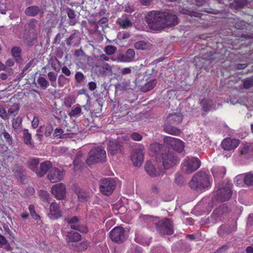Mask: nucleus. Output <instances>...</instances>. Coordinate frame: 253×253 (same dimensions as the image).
I'll list each match as a JSON object with an SVG mask.
<instances>
[{"label": "nucleus", "mask_w": 253, "mask_h": 253, "mask_svg": "<svg viewBox=\"0 0 253 253\" xmlns=\"http://www.w3.org/2000/svg\"><path fill=\"white\" fill-rule=\"evenodd\" d=\"M200 104L203 110L206 112L210 111L213 105L212 101L210 99H203Z\"/></svg>", "instance_id": "30"}, {"label": "nucleus", "mask_w": 253, "mask_h": 253, "mask_svg": "<svg viewBox=\"0 0 253 253\" xmlns=\"http://www.w3.org/2000/svg\"><path fill=\"white\" fill-rule=\"evenodd\" d=\"M174 181L178 185H182L184 183L183 176L178 173L175 174Z\"/></svg>", "instance_id": "56"}, {"label": "nucleus", "mask_w": 253, "mask_h": 253, "mask_svg": "<svg viewBox=\"0 0 253 253\" xmlns=\"http://www.w3.org/2000/svg\"><path fill=\"white\" fill-rule=\"evenodd\" d=\"M134 46L136 49L145 50L147 48V44L144 41H140L135 42Z\"/></svg>", "instance_id": "45"}, {"label": "nucleus", "mask_w": 253, "mask_h": 253, "mask_svg": "<svg viewBox=\"0 0 253 253\" xmlns=\"http://www.w3.org/2000/svg\"><path fill=\"white\" fill-rule=\"evenodd\" d=\"M163 165L166 169H169L178 164L179 160L173 151H166L162 154Z\"/></svg>", "instance_id": "7"}, {"label": "nucleus", "mask_w": 253, "mask_h": 253, "mask_svg": "<svg viewBox=\"0 0 253 253\" xmlns=\"http://www.w3.org/2000/svg\"><path fill=\"white\" fill-rule=\"evenodd\" d=\"M190 187L195 190H202L211 186L209 176L204 171H200L195 174L189 183Z\"/></svg>", "instance_id": "2"}, {"label": "nucleus", "mask_w": 253, "mask_h": 253, "mask_svg": "<svg viewBox=\"0 0 253 253\" xmlns=\"http://www.w3.org/2000/svg\"><path fill=\"white\" fill-rule=\"evenodd\" d=\"M83 154L81 151L78 152L76 155L75 159L73 161V164L75 167H80L83 164Z\"/></svg>", "instance_id": "38"}, {"label": "nucleus", "mask_w": 253, "mask_h": 253, "mask_svg": "<svg viewBox=\"0 0 253 253\" xmlns=\"http://www.w3.org/2000/svg\"><path fill=\"white\" fill-rule=\"evenodd\" d=\"M149 27L153 30H161L178 24L177 17L167 12L152 10L145 16Z\"/></svg>", "instance_id": "1"}, {"label": "nucleus", "mask_w": 253, "mask_h": 253, "mask_svg": "<svg viewBox=\"0 0 253 253\" xmlns=\"http://www.w3.org/2000/svg\"><path fill=\"white\" fill-rule=\"evenodd\" d=\"M28 209L30 215L34 219L39 220L41 219L40 216L36 213L35 206L33 205H30Z\"/></svg>", "instance_id": "40"}, {"label": "nucleus", "mask_w": 253, "mask_h": 253, "mask_svg": "<svg viewBox=\"0 0 253 253\" xmlns=\"http://www.w3.org/2000/svg\"><path fill=\"white\" fill-rule=\"evenodd\" d=\"M115 186V181L112 178H102L99 181L100 191L103 195L106 196L111 195Z\"/></svg>", "instance_id": "8"}, {"label": "nucleus", "mask_w": 253, "mask_h": 253, "mask_svg": "<svg viewBox=\"0 0 253 253\" xmlns=\"http://www.w3.org/2000/svg\"><path fill=\"white\" fill-rule=\"evenodd\" d=\"M22 119L20 117H17L12 121V126L15 129H18L21 127Z\"/></svg>", "instance_id": "44"}, {"label": "nucleus", "mask_w": 253, "mask_h": 253, "mask_svg": "<svg viewBox=\"0 0 253 253\" xmlns=\"http://www.w3.org/2000/svg\"><path fill=\"white\" fill-rule=\"evenodd\" d=\"M48 78L50 81L51 85L55 87L56 85V81L57 80V74L53 72H49L47 74Z\"/></svg>", "instance_id": "39"}, {"label": "nucleus", "mask_w": 253, "mask_h": 253, "mask_svg": "<svg viewBox=\"0 0 253 253\" xmlns=\"http://www.w3.org/2000/svg\"><path fill=\"white\" fill-rule=\"evenodd\" d=\"M0 246L1 248H4L7 251H9L12 250L10 246L8 244V241L6 238L0 234Z\"/></svg>", "instance_id": "36"}, {"label": "nucleus", "mask_w": 253, "mask_h": 253, "mask_svg": "<svg viewBox=\"0 0 253 253\" xmlns=\"http://www.w3.org/2000/svg\"><path fill=\"white\" fill-rule=\"evenodd\" d=\"M246 25L245 22L243 21H239L235 23L234 27L235 28L240 30H243L245 28Z\"/></svg>", "instance_id": "60"}, {"label": "nucleus", "mask_w": 253, "mask_h": 253, "mask_svg": "<svg viewBox=\"0 0 253 253\" xmlns=\"http://www.w3.org/2000/svg\"><path fill=\"white\" fill-rule=\"evenodd\" d=\"M164 142L169 145L174 150L179 153L182 152L184 148V142L178 138L166 136L164 138Z\"/></svg>", "instance_id": "12"}, {"label": "nucleus", "mask_w": 253, "mask_h": 253, "mask_svg": "<svg viewBox=\"0 0 253 253\" xmlns=\"http://www.w3.org/2000/svg\"><path fill=\"white\" fill-rule=\"evenodd\" d=\"M232 195L231 187L229 185L222 188H219L216 192V200L218 201L223 202L228 201Z\"/></svg>", "instance_id": "14"}, {"label": "nucleus", "mask_w": 253, "mask_h": 253, "mask_svg": "<svg viewBox=\"0 0 253 253\" xmlns=\"http://www.w3.org/2000/svg\"><path fill=\"white\" fill-rule=\"evenodd\" d=\"M39 124V118L37 116H34L33 121H32V126L34 128L38 127Z\"/></svg>", "instance_id": "64"}, {"label": "nucleus", "mask_w": 253, "mask_h": 253, "mask_svg": "<svg viewBox=\"0 0 253 253\" xmlns=\"http://www.w3.org/2000/svg\"><path fill=\"white\" fill-rule=\"evenodd\" d=\"M37 82L41 86L44 88H46L49 85L48 82L44 77H39L38 79Z\"/></svg>", "instance_id": "46"}, {"label": "nucleus", "mask_w": 253, "mask_h": 253, "mask_svg": "<svg viewBox=\"0 0 253 253\" xmlns=\"http://www.w3.org/2000/svg\"><path fill=\"white\" fill-rule=\"evenodd\" d=\"M49 210L48 216L50 219H57L62 216L59 204L52 203L50 206Z\"/></svg>", "instance_id": "19"}, {"label": "nucleus", "mask_w": 253, "mask_h": 253, "mask_svg": "<svg viewBox=\"0 0 253 253\" xmlns=\"http://www.w3.org/2000/svg\"><path fill=\"white\" fill-rule=\"evenodd\" d=\"M123 147L121 143L117 140L110 141L107 148L108 153L114 155L123 152Z\"/></svg>", "instance_id": "20"}, {"label": "nucleus", "mask_w": 253, "mask_h": 253, "mask_svg": "<svg viewBox=\"0 0 253 253\" xmlns=\"http://www.w3.org/2000/svg\"><path fill=\"white\" fill-rule=\"evenodd\" d=\"M244 181L245 183L247 185H253V174L251 173H247L244 177Z\"/></svg>", "instance_id": "47"}, {"label": "nucleus", "mask_w": 253, "mask_h": 253, "mask_svg": "<svg viewBox=\"0 0 253 253\" xmlns=\"http://www.w3.org/2000/svg\"><path fill=\"white\" fill-rule=\"evenodd\" d=\"M51 192L56 199L63 200L65 198L66 194L65 184L62 183L54 184L51 188Z\"/></svg>", "instance_id": "13"}, {"label": "nucleus", "mask_w": 253, "mask_h": 253, "mask_svg": "<svg viewBox=\"0 0 253 253\" xmlns=\"http://www.w3.org/2000/svg\"><path fill=\"white\" fill-rule=\"evenodd\" d=\"M253 86V78H248L243 81V87L245 89H248Z\"/></svg>", "instance_id": "48"}, {"label": "nucleus", "mask_w": 253, "mask_h": 253, "mask_svg": "<svg viewBox=\"0 0 253 253\" xmlns=\"http://www.w3.org/2000/svg\"><path fill=\"white\" fill-rule=\"evenodd\" d=\"M183 118V116L180 112L170 113L167 117L165 124L177 125L182 122Z\"/></svg>", "instance_id": "17"}, {"label": "nucleus", "mask_w": 253, "mask_h": 253, "mask_svg": "<svg viewBox=\"0 0 253 253\" xmlns=\"http://www.w3.org/2000/svg\"><path fill=\"white\" fill-rule=\"evenodd\" d=\"M125 54L132 61L134 58L135 53L133 49L129 48L126 50Z\"/></svg>", "instance_id": "58"}, {"label": "nucleus", "mask_w": 253, "mask_h": 253, "mask_svg": "<svg viewBox=\"0 0 253 253\" xmlns=\"http://www.w3.org/2000/svg\"><path fill=\"white\" fill-rule=\"evenodd\" d=\"M66 13L70 19L68 22L69 24L71 26L75 25L78 22L75 11L73 9L68 8L66 10Z\"/></svg>", "instance_id": "29"}, {"label": "nucleus", "mask_w": 253, "mask_h": 253, "mask_svg": "<svg viewBox=\"0 0 253 253\" xmlns=\"http://www.w3.org/2000/svg\"><path fill=\"white\" fill-rule=\"evenodd\" d=\"M213 55L214 52H213L210 51L209 52H205L204 54H203L202 57L200 56H195L194 58L193 62L194 63L195 66H201L203 63L202 62H201V60H207L212 61L214 59V58L213 57Z\"/></svg>", "instance_id": "22"}, {"label": "nucleus", "mask_w": 253, "mask_h": 253, "mask_svg": "<svg viewBox=\"0 0 253 253\" xmlns=\"http://www.w3.org/2000/svg\"><path fill=\"white\" fill-rule=\"evenodd\" d=\"M15 62L14 60L11 58L8 59L6 61L5 64L0 61V71H4L9 75H12L14 72L11 67L13 66Z\"/></svg>", "instance_id": "23"}, {"label": "nucleus", "mask_w": 253, "mask_h": 253, "mask_svg": "<svg viewBox=\"0 0 253 253\" xmlns=\"http://www.w3.org/2000/svg\"><path fill=\"white\" fill-rule=\"evenodd\" d=\"M249 146L246 145L243 146L240 148V152L241 155H246L248 153L249 151Z\"/></svg>", "instance_id": "62"}, {"label": "nucleus", "mask_w": 253, "mask_h": 253, "mask_svg": "<svg viewBox=\"0 0 253 253\" xmlns=\"http://www.w3.org/2000/svg\"><path fill=\"white\" fill-rule=\"evenodd\" d=\"M53 131V127L51 125H48L46 126L44 134L46 136H50Z\"/></svg>", "instance_id": "63"}, {"label": "nucleus", "mask_w": 253, "mask_h": 253, "mask_svg": "<svg viewBox=\"0 0 253 253\" xmlns=\"http://www.w3.org/2000/svg\"><path fill=\"white\" fill-rule=\"evenodd\" d=\"M75 80L77 83H81L84 79V75L81 72H77L75 76Z\"/></svg>", "instance_id": "57"}, {"label": "nucleus", "mask_w": 253, "mask_h": 253, "mask_svg": "<svg viewBox=\"0 0 253 253\" xmlns=\"http://www.w3.org/2000/svg\"><path fill=\"white\" fill-rule=\"evenodd\" d=\"M132 67H126L124 68L120 69L119 74L122 75H126L127 74H130L132 72Z\"/></svg>", "instance_id": "59"}, {"label": "nucleus", "mask_w": 253, "mask_h": 253, "mask_svg": "<svg viewBox=\"0 0 253 253\" xmlns=\"http://www.w3.org/2000/svg\"><path fill=\"white\" fill-rule=\"evenodd\" d=\"M26 15L29 16L35 17L39 14H43V12L42 8L36 5H32L27 7L25 10Z\"/></svg>", "instance_id": "25"}, {"label": "nucleus", "mask_w": 253, "mask_h": 253, "mask_svg": "<svg viewBox=\"0 0 253 253\" xmlns=\"http://www.w3.org/2000/svg\"><path fill=\"white\" fill-rule=\"evenodd\" d=\"M156 229L162 236L171 235L174 232L172 221L168 218L159 220L156 223Z\"/></svg>", "instance_id": "5"}, {"label": "nucleus", "mask_w": 253, "mask_h": 253, "mask_svg": "<svg viewBox=\"0 0 253 253\" xmlns=\"http://www.w3.org/2000/svg\"><path fill=\"white\" fill-rule=\"evenodd\" d=\"M78 198L80 202H84L87 201L88 196L85 192L79 190L78 192Z\"/></svg>", "instance_id": "49"}, {"label": "nucleus", "mask_w": 253, "mask_h": 253, "mask_svg": "<svg viewBox=\"0 0 253 253\" xmlns=\"http://www.w3.org/2000/svg\"><path fill=\"white\" fill-rule=\"evenodd\" d=\"M131 138L132 140L135 141H140L142 139V136L138 132H133L131 135Z\"/></svg>", "instance_id": "61"}, {"label": "nucleus", "mask_w": 253, "mask_h": 253, "mask_svg": "<svg viewBox=\"0 0 253 253\" xmlns=\"http://www.w3.org/2000/svg\"><path fill=\"white\" fill-rule=\"evenodd\" d=\"M36 23L37 20L33 18L24 27L23 38L30 43L34 42L37 39V35L36 32Z\"/></svg>", "instance_id": "6"}, {"label": "nucleus", "mask_w": 253, "mask_h": 253, "mask_svg": "<svg viewBox=\"0 0 253 253\" xmlns=\"http://www.w3.org/2000/svg\"><path fill=\"white\" fill-rule=\"evenodd\" d=\"M109 237L114 242L118 244L123 243L126 239L124 228L120 226L115 227L110 232Z\"/></svg>", "instance_id": "9"}, {"label": "nucleus", "mask_w": 253, "mask_h": 253, "mask_svg": "<svg viewBox=\"0 0 253 253\" xmlns=\"http://www.w3.org/2000/svg\"><path fill=\"white\" fill-rule=\"evenodd\" d=\"M118 23L119 27L122 29H128L132 26V23L130 21L128 17H126L124 19H119Z\"/></svg>", "instance_id": "31"}, {"label": "nucleus", "mask_w": 253, "mask_h": 253, "mask_svg": "<svg viewBox=\"0 0 253 253\" xmlns=\"http://www.w3.org/2000/svg\"><path fill=\"white\" fill-rule=\"evenodd\" d=\"M131 160L134 166L140 167L144 160V154L141 149H135L131 153Z\"/></svg>", "instance_id": "15"}, {"label": "nucleus", "mask_w": 253, "mask_h": 253, "mask_svg": "<svg viewBox=\"0 0 253 253\" xmlns=\"http://www.w3.org/2000/svg\"><path fill=\"white\" fill-rule=\"evenodd\" d=\"M144 168L147 173L151 177L162 176L165 173L163 169L157 170L150 161L146 163Z\"/></svg>", "instance_id": "16"}, {"label": "nucleus", "mask_w": 253, "mask_h": 253, "mask_svg": "<svg viewBox=\"0 0 253 253\" xmlns=\"http://www.w3.org/2000/svg\"><path fill=\"white\" fill-rule=\"evenodd\" d=\"M23 139L24 143L27 145H32V137L28 130H25L23 133Z\"/></svg>", "instance_id": "42"}, {"label": "nucleus", "mask_w": 253, "mask_h": 253, "mask_svg": "<svg viewBox=\"0 0 253 253\" xmlns=\"http://www.w3.org/2000/svg\"><path fill=\"white\" fill-rule=\"evenodd\" d=\"M67 80L68 79L63 75H59L58 78V85L60 87L63 86L66 84Z\"/></svg>", "instance_id": "54"}, {"label": "nucleus", "mask_w": 253, "mask_h": 253, "mask_svg": "<svg viewBox=\"0 0 253 253\" xmlns=\"http://www.w3.org/2000/svg\"><path fill=\"white\" fill-rule=\"evenodd\" d=\"M65 174V170L62 168H52L48 171L47 178L52 183L61 181Z\"/></svg>", "instance_id": "10"}, {"label": "nucleus", "mask_w": 253, "mask_h": 253, "mask_svg": "<svg viewBox=\"0 0 253 253\" xmlns=\"http://www.w3.org/2000/svg\"><path fill=\"white\" fill-rule=\"evenodd\" d=\"M163 147V145L159 143H153L150 145V149L152 151L155 153L156 154H158L161 152V150Z\"/></svg>", "instance_id": "43"}, {"label": "nucleus", "mask_w": 253, "mask_h": 253, "mask_svg": "<svg viewBox=\"0 0 253 253\" xmlns=\"http://www.w3.org/2000/svg\"><path fill=\"white\" fill-rule=\"evenodd\" d=\"M117 48L113 45H107L104 48V51L107 55H112L116 51Z\"/></svg>", "instance_id": "52"}, {"label": "nucleus", "mask_w": 253, "mask_h": 253, "mask_svg": "<svg viewBox=\"0 0 253 253\" xmlns=\"http://www.w3.org/2000/svg\"><path fill=\"white\" fill-rule=\"evenodd\" d=\"M65 220L68 223V226L72 229L79 231L82 233H86L88 231L86 226L81 225L79 223V218L76 216H74L70 218L66 219Z\"/></svg>", "instance_id": "11"}, {"label": "nucleus", "mask_w": 253, "mask_h": 253, "mask_svg": "<svg viewBox=\"0 0 253 253\" xmlns=\"http://www.w3.org/2000/svg\"><path fill=\"white\" fill-rule=\"evenodd\" d=\"M1 135L3 136L4 139H5L6 142L9 145H11L12 143V137L5 130H4L1 133Z\"/></svg>", "instance_id": "51"}, {"label": "nucleus", "mask_w": 253, "mask_h": 253, "mask_svg": "<svg viewBox=\"0 0 253 253\" xmlns=\"http://www.w3.org/2000/svg\"><path fill=\"white\" fill-rule=\"evenodd\" d=\"M212 172L214 178L218 177L223 178L226 174V169L222 167L218 168L216 170H212Z\"/></svg>", "instance_id": "35"}, {"label": "nucleus", "mask_w": 253, "mask_h": 253, "mask_svg": "<svg viewBox=\"0 0 253 253\" xmlns=\"http://www.w3.org/2000/svg\"><path fill=\"white\" fill-rule=\"evenodd\" d=\"M247 3V0H234L230 3V6L232 8L238 9L243 8Z\"/></svg>", "instance_id": "33"}, {"label": "nucleus", "mask_w": 253, "mask_h": 253, "mask_svg": "<svg viewBox=\"0 0 253 253\" xmlns=\"http://www.w3.org/2000/svg\"><path fill=\"white\" fill-rule=\"evenodd\" d=\"M89 245V242L87 241H84L80 243L78 246V250L82 252L86 250Z\"/></svg>", "instance_id": "50"}, {"label": "nucleus", "mask_w": 253, "mask_h": 253, "mask_svg": "<svg viewBox=\"0 0 253 253\" xmlns=\"http://www.w3.org/2000/svg\"><path fill=\"white\" fill-rule=\"evenodd\" d=\"M52 168V164L50 161H44L40 164V168L37 172V176L43 177Z\"/></svg>", "instance_id": "21"}, {"label": "nucleus", "mask_w": 253, "mask_h": 253, "mask_svg": "<svg viewBox=\"0 0 253 253\" xmlns=\"http://www.w3.org/2000/svg\"><path fill=\"white\" fill-rule=\"evenodd\" d=\"M13 171L16 175L21 177L23 175L24 170L22 167L17 166L14 169Z\"/></svg>", "instance_id": "55"}, {"label": "nucleus", "mask_w": 253, "mask_h": 253, "mask_svg": "<svg viewBox=\"0 0 253 253\" xmlns=\"http://www.w3.org/2000/svg\"><path fill=\"white\" fill-rule=\"evenodd\" d=\"M164 130L169 134L176 136H179L182 132L180 129L171 126V125L166 124L164 125Z\"/></svg>", "instance_id": "26"}, {"label": "nucleus", "mask_w": 253, "mask_h": 253, "mask_svg": "<svg viewBox=\"0 0 253 253\" xmlns=\"http://www.w3.org/2000/svg\"><path fill=\"white\" fill-rule=\"evenodd\" d=\"M237 229V225L235 224L232 226L222 224L220 225L218 229L217 233L221 236L223 237L225 234H227L234 232Z\"/></svg>", "instance_id": "24"}, {"label": "nucleus", "mask_w": 253, "mask_h": 253, "mask_svg": "<svg viewBox=\"0 0 253 253\" xmlns=\"http://www.w3.org/2000/svg\"><path fill=\"white\" fill-rule=\"evenodd\" d=\"M106 159V154L104 149L101 146L94 147L88 153L85 160L86 164L90 166L96 163L104 162Z\"/></svg>", "instance_id": "3"}, {"label": "nucleus", "mask_w": 253, "mask_h": 253, "mask_svg": "<svg viewBox=\"0 0 253 253\" xmlns=\"http://www.w3.org/2000/svg\"><path fill=\"white\" fill-rule=\"evenodd\" d=\"M239 143V140L238 139L226 138L223 140L221 145L224 150L230 151L236 148Z\"/></svg>", "instance_id": "18"}, {"label": "nucleus", "mask_w": 253, "mask_h": 253, "mask_svg": "<svg viewBox=\"0 0 253 253\" xmlns=\"http://www.w3.org/2000/svg\"><path fill=\"white\" fill-rule=\"evenodd\" d=\"M156 85L155 80H151L146 83L142 87L143 91L147 92L153 89Z\"/></svg>", "instance_id": "37"}, {"label": "nucleus", "mask_w": 253, "mask_h": 253, "mask_svg": "<svg viewBox=\"0 0 253 253\" xmlns=\"http://www.w3.org/2000/svg\"><path fill=\"white\" fill-rule=\"evenodd\" d=\"M82 113V109L79 104L74 105L71 111L69 113V115L71 118L76 117L80 116Z\"/></svg>", "instance_id": "32"}, {"label": "nucleus", "mask_w": 253, "mask_h": 253, "mask_svg": "<svg viewBox=\"0 0 253 253\" xmlns=\"http://www.w3.org/2000/svg\"><path fill=\"white\" fill-rule=\"evenodd\" d=\"M40 159L39 158H32L27 162L28 167L35 172L36 174L39 169L38 167L40 164Z\"/></svg>", "instance_id": "28"}, {"label": "nucleus", "mask_w": 253, "mask_h": 253, "mask_svg": "<svg viewBox=\"0 0 253 253\" xmlns=\"http://www.w3.org/2000/svg\"><path fill=\"white\" fill-rule=\"evenodd\" d=\"M82 236L80 234L77 232L69 231L67 232L66 235L67 242H77L80 241Z\"/></svg>", "instance_id": "27"}, {"label": "nucleus", "mask_w": 253, "mask_h": 253, "mask_svg": "<svg viewBox=\"0 0 253 253\" xmlns=\"http://www.w3.org/2000/svg\"><path fill=\"white\" fill-rule=\"evenodd\" d=\"M201 166V161L197 158L186 157L181 165V170L186 173H191L198 169Z\"/></svg>", "instance_id": "4"}, {"label": "nucleus", "mask_w": 253, "mask_h": 253, "mask_svg": "<svg viewBox=\"0 0 253 253\" xmlns=\"http://www.w3.org/2000/svg\"><path fill=\"white\" fill-rule=\"evenodd\" d=\"M39 197L43 201L48 203L50 202L49 194L46 191L40 190L39 191Z\"/></svg>", "instance_id": "41"}, {"label": "nucleus", "mask_w": 253, "mask_h": 253, "mask_svg": "<svg viewBox=\"0 0 253 253\" xmlns=\"http://www.w3.org/2000/svg\"><path fill=\"white\" fill-rule=\"evenodd\" d=\"M77 35L76 33L72 34L66 41V44L68 46H76L78 44Z\"/></svg>", "instance_id": "34"}, {"label": "nucleus", "mask_w": 253, "mask_h": 253, "mask_svg": "<svg viewBox=\"0 0 253 253\" xmlns=\"http://www.w3.org/2000/svg\"><path fill=\"white\" fill-rule=\"evenodd\" d=\"M21 53V50L19 47H14L11 49V53L14 57H20Z\"/></svg>", "instance_id": "53"}]
</instances>
